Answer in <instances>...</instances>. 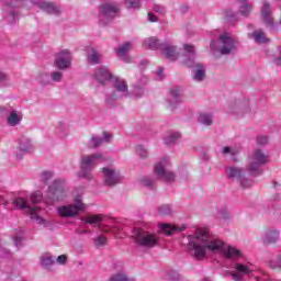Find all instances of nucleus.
I'll return each mask as SVG.
<instances>
[{
	"label": "nucleus",
	"instance_id": "f257e3e1",
	"mask_svg": "<svg viewBox=\"0 0 281 281\" xmlns=\"http://www.w3.org/2000/svg\"><path fill=\"white\" fill-rule=\"evenodd\" d=\"M187 251L195 260H203L207 256V251L212 254H223L227 260H240L243 252L234 248L223 240L210 235L207 228H199L195 235L187 236Z\"/></svg>",
	"mask_w": 281,
	"mask_h": 281
},
{
	"label": "nucleus",
	"instance_id": "f03ea898",
	"mask_svg": "<svg viewBox=\"0 0 281 281\" xmlns=\"http://www.w3.org/2000/svg\"><path fill=\"white\" fill-rule=\"evenodd\" d=\"M30 201L31 203L23 198H18L14 201V205H16L19 210H27L32 221H36L38 225H44L45 218L38 215V211L41 210V206H38V203L43 201V192L35 191L31 195Z\"/></svg>",
	"mask_w": 281,
	"mask_h": 281
},
{
	"label": "nucleus",
	"instance_id": "7ed1b4c3",
	"mask_svg": "<svg viewBox=\"0 0 281 281\" xmlns=\"http://www.w3.org/2000/svg\"><path fill=\"white\" fill-rule=\"evenodd\" d=\"M134 243L143 249H153L159 245V236L155 233L145 231L144 228L133 229Z\"/></svg>",
	"mask_w": 281,
	"mask_h": 281
},
{
	"label": "nucleus",
	"instance_id": "20e7f679",
	"mask_svg": "<svg viewBox=\"0 0 281 281\" xmlns=\"http://www.w3.org/2000/svg\"><path fill=\"white\" fill-rule=\"evenodd\" d=\"M100 159H102V154L82 156L80 160V171L78 173L79 179L91 181L93 179V170H95V166H98Z\"/></svg>",
	"mask_w": 281,
	"mask_h": 281
},
{
	"label": "nucleus",
	"instance_id": "39448f33",
	"mask_svg": "<svg viewBox=\"0 0 281 281\" xmlns=\"http://www.w3.org/2000/svg\"><path fill=\"white\" fill-rule=\"evenodd\" d=\"M65 199H67V186L64 179H57L48 187L46 203L54 205L58 201H65Z\"/></svg>",
	"mask_w": 281,
	"mask_h": 281
},
{
	"label": "nucleus",
	"instance_id": "423d86ee",
	"mask_svg": "<svg viewBox=\"0 0 281 281\" xmlns=\"http://www.w3.org/2000/svg\"><path fill=\"white\" fill-rule=\"evenodd\" d=\"M87 210V205L82 203V195L75 196V203L63 205L57 207V213L63 216V218H74L80 214V212H85Z\"/></svg>",
	"mask_w": 281,
	"mask_h": 281
},
{
	"label": "nucleus",
	"instance_id": "0eeeda50",
	"mask_svg": "<svg viewBox=\"0 0 281 281\" xmlns=\"http://www.w3.org/2000/svg\"><path fill=\"white\" fill-rule=\"evenodd\" d=\"M170 168V159L162 158L159 162H157L154 167V172L158 177V179H162L166 183H175L177 176L175 172L169 170Z\"/></svg>",
	"mask_w": 281,
	"mask_h": 281
},
{
	"label": "nucleus",
	"instance_id": "6e6552de",
	"mask_svg": "<svg viewBox=\"0 0 281 281\" xmlns=\"http://www.w3.org/2000/svg\"><path fill=\"white\" fill-rule=\"evenodd\" d=\"M102 175L103 184L108 188H114V186L122 183V173H120V170L113 167H103Z\"/></svg>",
	"mask_w": 281,
	"mask_h": 281
},
{
	"label": "nucleus",
	"instance_id": "1a4fd4ad",
	"mask_svg": "<svg viewBox=\"0 0 281 281\" xmlns=\"http://www.w3.org/2000/svg\"><path fill=\"white\" fill-rule=\"evenodd\" d=\"M267 155L262 153L260 149H256L254 151L252 161L250 162L248 169L251 172V175H255V177H258L259 175H262V169H260L261 166H265L267 164Z\"/></svg>",
	"mask_w": 281,
	"mask_h": 281
},
{
	"label": "nucleus",
	"instance_id": "9d476101",
	"mask_svg": "<svg viewBox=\"0 0 281 281\" xmlns=\"http://www.w3.org/2000/svg\"><path fill=\"white\" fill-rule=\"evenodd\" d=\"M55 67L57 69H68V67H71V53L69 49H63L59 53L55 55Z\"/></svg>",
	"mask_w": 281,
	"mask_h": 281
},
{
	"label": "nucleus",
	"instance_id": "9b49d317",
	"mask_svg": "<svg viewBox=\"0 0 281 281\" xmlns=\"http://www.w3.org/2000/svg\"><path fill=\"white\" fill-rule=\"evenodd\" d=\"M236 48L234 38L229 36L228 33H225L220 36V53L225 54H232L234 49Z\"/></svg>",
	"mask_w": 281,
	"mask_h": 281
},
{
	"label": "nucleus",
	"instance_id": "f8f14e48",
	"mask_svg": "<svg viewBox=\"0 0 281 281\" xmlns=\"http://www.w3.org/2000/svg\"><path fill=\"white\" fill-rule=\"evenodd\" d=\"M34 5H36L40 10H44L47 14H60V7L56 5L54 2L47 1H33Z\"/></svg>",
	"mask_w": 281,
	"mask_h": 281
},
{
	"label": "nucleus",
	"instance_id": "ddd939ff",
	"mask_svg": "<svg viewBox=\"0 0 281 281\" xmlns=\"http://www.w3.org/2000/svg\"><path fill=\"white\" fill-rule=\"evenodd\" d=\"M187 225L180 226H175L172 224H166L161 223L159 224V229L165 234V236H172L173 234H179V232H183L187 229Z\"/></svg>",
	"mask_w": 281,
	"mask_h": 281
},
{
	"label": "nucleus",
	"instance_id": "4468645a",
	"mask_svg": "<svg viewBox=\"0 0 281 281\" xmlns=\"http://www.w3.org/2000/svg\"><path fill=\"white\" fill-rule=\"evenodd\" d=\"M263 243H267L268 245H273L280 240V231L276 228H268L266 229L263 236H262Z\"/></svg>",
	"mask_w": 281,
	"mask_h": 281
},
{
	"label": "nucleus",
	"instance_id": "2eb2a0df",
	"mask_svg": "<svg viewBox=\"0 0 281 281\" xmlns=\"http://www.w3.org/2000/svg\"><path fill=\"white\" fill-rule=\"evenodd\" d=\"M100 12L103 16H115L120 12V7L115 3H104L100 5Z\"/></svg>",
	"mask_w": 281,
	"mask_h": 281
},
{
	"label": "nucleus",
	"instance_id": "dca6fc26",
	"mask_svg": "<svg viewBox=\"0 0 281 281\" xmlns=\"http://www.w3.org/2000/svg\"><path fill=\"white\" fill-rule=\"evenodd\" d=\"M94 78L100 85H104L113 78V75H111L106 68H98L94 72Z\"/></svg>",
	"mask_w": 281,
	"mask_h": 281
},
{
	"label": "nucleus",
	"instance_id": "f3484780",
	"mask_svg": "<svg viewBox=\"0 0 281 281\" xmlns=\"http://www.w3.org/2000/svg\"><path fill=\"white\" fill-rule=\"evenodd\" d=\"M19 153L16 154L18 159H23V155L27 153H34V145L30 142H20L18 146Z\"/></svg>",
	"mask_w": 281,
	"mask_h": 281
},
{
	"label": "nucleus",
	"instance_id": "a211bd4d",
	"mask_svg": "<svg viewBox=\"0 0 281 281\" xmlns=\"http://www.w3.org/2000/svg\"><path fill=\"white\" fill-rule=\"evenodd\" d=\"M261 16L266 25H273V18H271V5H269L267 2H265L263 7L261 8Z\"/></svg>",
	"mask_w": 281,
	"mask_h": 281
},
{
	"label": "nucleus",
	"instance_id": "6ab92c4d",
	"mask_svg": "<svg viewBox=\"0 0 281 281\" xmlns=\"http://www.w3.org/2000/svg\"><path fill=\"white\" fill-rule=\"evenodd\" d=\"M80 221H82V223H88L89 225H98V223H104V215H88L81 217Z\"/></svg>",
	"mask_w": 281,
	"mask_h": 281
},
{
	"label": "nucleus",
	"instance_id": "aec40b11",
	"mask_svg": "<svg viewBox=\"0 0 281 281\" xmlns=\"http://www.w3.org/2000/svg\"><path fill=\"white\" fill-rule=\"evenodd\" d=\"M100 58L102 55L95 48H90L88 50V63L89 65H100Z\"/></svg>",
	"mask_w": 281,
	"mask_h": 281
},
{
	"label": "nucleus",
	"instance_id": "412c9836",
	"mask_svg": "<svg viewBox=\"0 0 281 281\" xmlns=\"http://www.w3.org/2000/svg\"><path fill=\"white\" fill-rule=\"evenodd\" d=\"M227 177L228 179H237V181H240L243 177V169L236 167H228Z\"/></svg>",
	"mask_w": 281,
	"mask_h": 281
},
{
	"label": "nucleus",
	"instance_id": "4be33fe9",
	"mask_svg": "<svg viewBox=\"0 0 281 281\" xmlns=\"http://www.w3.org/2000/svg\"><path fill=\"white\" fill-rule=\"evenodd\" d=\"M193 78L198 82H201V80H203V78H205V66L204 65H202V64L195 65V71H194Z\"/></svg>",
	"mask_w": 281,
	"mask_h": 281
},
{
	"label": "nucleus",
	"instance_id": "5701e85b",
	"mask_svg": "<svg viewBox=\"0 0 281 281\" xmlns=\"http://www.w3.org/2000/svg\"><path fill=\"white\" fill-rule=\"evenodd\" d=\"M164 56L169 58V60H177V48L175 46H166L162 49Z\"/></svg>",
	"mask_w": 281,
	"mask_h": 281
},
{
	"label": "nucleus",
	"instance_id": "b1692460",
	"mask_svg": "<svg viewBox=\"0 0 281 281\" xmlns=\"http://www.w3.org/2000/svg\"><path fill=\"white\" fill-rule=\"evenodd\" d=\"M114 89L121 93H128V83L123 79H116L114 82Z\"/></svg>",
	"mask_w": 281,
	"mask_h": 281
},
{
	"label": "nucleus",
	"instance_id": "393cba45",
	"mask_svg": "<svg viewBox=\"0 0 281 281\" xmlns=\"http://www.w3.org/2000/svg\"><path fill=\"white\" fill-rule=\"evenodd\" d=\"M128 52H131V42H125L116 49V54L120 58H126V53Z\"/></svg>",
	"mask_w": 281,
	"mask_h": 281
},
{
	"label": "nucleus",
	"instance_id": "a878e982",
	"mask_svg": "<svg viewBox=\"0 0 281 281\" xmlns=\"http://www.w3.org/2000/svg\"><path fill=\"white\" fill-rule=\"evenodd\" d=\"M41 260H42V267H44V269H49V267H52L56 262V259L50 255L42 256Z\"/></svg>",
	"mask_w": 281,
	"mask_h": 281
},
{
	"label": "nucleus",
	"instance_id": "bb28decb",
	"mask_svg": "<svg viewBox=\"0 0 281 281\" xmlns=\"http://www.w3.org/2000/svg\"><path fill=\"white\" fill-rule=\"evenodd\" d=\"M99 229H101V232H103L104 234H109V232H112L114 236H117V232H120V226L100 224Z\"/></svg>",
	"mask_w": 281,
	"mask_h": 281
},
{
	"label": "nucleus",
	"instance_id": "cd10ccee",
	"mask_svg": "<svg viewBox=\"0 0 281 281\" xmlns=\"http://www.w3.org/2000/svg\"><path fill=\"white\" fill-rule=\"evenodd\" d=\"M159 216H172V206L170 204H162L158 207Z\"/></svg>",
	"mask_w": 281,
	"mask_h": 281
},
{
	"label": "nucleus",
	"instance_id": "c85d7f7f",
	"mask_svg": "<svg viewBox=\"0 0 281 281\" xmlns=\"http://www.w3.org/2000/svg\"><path fill=\"white\" fill-rule=\"evenodd\" d=\"M252 38L256 41V43L262 44L267 43V36L265 35V31L258 30L252 33Z\"/></svg>",
	"mask_w": 281,
	"mask_h": 281
},
{
	"label": "nucleus",
	"instance_id": "c756f323",
	"mask_svg": "<svg viewBox=\"0 0 281 281\" xmlns=\"http://www.w3.org/2000/svg\"><path fill=\"white\" fill-rule=\"evenodd\" d=\"M110 281H134L126 272H117L110 278Z\"/></svg>",
	"mask_w": 281,
	"mask_h": 281
},
{
	"label": "nucleus",
	"instance_id": "7c9ffc66",
	"mask_svg": "<svg viewBox=\"0 0 281 281\" xmlns=\"http://www.w3.org/2000/svg\"><path fill=\"white\" fill-rule=\"evenodd\" d=\"M144 45L149 49H159V40L157 37H149L145 40Z\"/></svg>",
	"mask_w": 281,
	"mask_h": 281
},
{
	"label": "nucleus",
	"instance_id": "2f4dec72",
	"mask_svg": "<svg viewBox=\"0 0 281 281\" xmlns=\"http://www.w3.org/2000/svg\"><path fill=\"white\" fill-rule=\"evenodd\" d=\"M140 183L142 186H144V188L153 190V188L155 187V179L153 177L145 176L140 179Z\"/></svg>",
	"mask_w": 281,
	"mask_h": 281
},
{
	"label": "nucleus",
	"instance_id": "473e14b6",
	"mask_svg": "<svg viewBox=\"0 0 281 281\" xmlns=\"http://www.w3.org/2000/svg\"><path fill=\"white\" fill-rule=\"evenodd\" d=\"M217 218H223L224 221H229V218H232L227 207L223 206L222 209L217 210Z\"/></svg>",
	"mask_w": 281,
	"mask_h": 281
},
{
	"label": "nucleus",
	"instance_id": "72a5a7b5",
	"mask_svg": "<svg viewBox=\"0 0 281 281\" xmlns=\"http://www.w3.org/2000/svg\"><path fill=\"white\" fill-rule=\"evenodd\" d=\"M199 122L205 126H212V116L210 114H200Z\"/></svg>",
	"mask_w": 281,
	"mask_h": 281
},
{
	"label": "nucleus",
	"instance_id": "f704fd0d",
	"mask_svg": "<svg viewBox=\"0 0 281 281\" xmlns=\"http://www.w3.org/2000/svg\"><path fill=\"white\" fill-rule=\"evenodd\" d=\"M125 5L127 9L133 10H139V8H142V3L137 0H125Z\"/></svg>",
	"mask_w": 281,
	"mask_h": 281
},
{
	"label": "nucleus",
	"instance_id": "c9c22d12",
	"mask_svg": "<svg viewBox=\"0 0 281 281\" xmlns=\"http://www.w3.org/2000/svg\"><path fill=\"white\" fill-rule=\"evenodd\" d=\"M19 122V114H16V112H12L8 117V124H10V126H16Z\"/></svg>",
	"mask_w": 281,
	"mask_h": 281
},
{
	"label": "nucleus",
	"instance_id": "e433bc0d",
	"mask_svg": "<svg viewBox=\"0 0 281 281\" xmlns=\"http://www.w3.org/2000/svg\"><path fill=\"white\" fill-rule=\"evenodd\" d=\"M54 178V172L52 171H43L41 175L42 183H48Z\"/></svg>",
	"mask_w": 281,
	"mask_h": 281
},
{
	"label": "nucleus",
	"instance_id": "4c0bfd02",
	"mask_svg": "<svg viewBox=\"0 0 281 281\" xmlns=\"http://www.w3.org/2000/svg\"><path fill=\"white\" fill-rule=\"evenodd\" d=\"M136 153L143 159H146V157H148V150L146 149V147H144V145H137Z\"/></svg>",
	"mask_w": 281,
	"mask_h": 281
},
{
	"label": "nucleus",
	"instance_id": "58836bf2",
	"mask_svg": "<svg viewBox=\"0 0 281 281\" xmlns=\"http://www.w3.org/2000/svg\"><path fill=\"white\" fill-rule=\"evenodd\" d=\"M108 240H106V237L100 235L99 237H97L94 239V245L97 247H104V245H106Z\"/></svg>",
	"mask_w": 281,
	"mask_h": 281
},
{
	"label": "nucleus",
	"instance_id": "ea45409f",
	"mask_svg": "<svg viewBox=\"0 0 281 281\" xmlns=\"http://www.w3.org/2000/svg\"><path fill=\"white\" fill-rule=\"evenodd\" d=\"M251 10L252 9L249 4H244L240 8L239 12H240L241 16H249V14H251Z\"/></svg>",
	"mask_w": 281,
	"mask_h": 281
},
{
	"label": "nucleus",
	"instance_id": "a19ab883",
	"mask_svg": "<svg viewBox=\"0 0 281 281\" xmlns=\"http://www.w3.org/2000/svg\"><path fill=\"white\" fill-rule=\"evenodd\" d=\"M239 184L241 186V188H251V186L254 184V181L245 178V176H243L239 180Z\"/></svg>",
	"mask_w": 281,
	"mask_h": 281
},
{
	"label": "nucleus",
	"instance_id": "79ce46f5",
	"mask_svg": "<svg viewBox=\"0 0 281 281\" xmlns=\"http://www.w3.org/2000/svg\"><path fill=\"white\" fill-rule=\"evenodd\" d=\"M50 78L53 82H60V80H63V72L54 71L50 74Z\"/></svg>",
	"mask_w": 281,
	"mask_h": 281
},
{
	"label": "nucleus",
	"instance_id": "37998d69",
	"mask_svg": "<svg viewBox=\"0 0 281 281\" xmlns=\"http://www.w3.org/2000/svg\"><path fill=\"white\" fill-rule=\"evenodd\" d=\"M269 267H271V269H281V256H279L277 260H271Z\"/></svg>",
	"mask_w": 281,
	"mask_h": 281
},
{
	"label": "nucleus",
	"instance_id": "c03bdc74",
	"mask_svg": "<svg viewBox=\"0 0 281 281\" xmlns=\"http://www.w3.org/2000/svg\"><path fill=\"white\" fill-rule=\"evenodd\" d=\"M167 276L169 280H172V281L179 280V272L177 270H170Z\"/></svg>",
	"mask_w": 281,
	"mask_h": 281
},
{
	"label": "nucleus",
	"instance_id": "a18cd8bd",
	"mask_svg": "<svg viewBox=\"0 0 281 281\" xmlns=\"http://www.w3.org/2000/svg\"><path fill=\"white\" fill-rule=\"evenodd\" d=\"M179 139H181V133L179 132H175L169 135V142H177Z\"/></svg>",
	"mask_w": 281,
	"mask_h": 281
},
{
	"label": "nucleus",
	"instance_id": "49530a36",
	"mask_svg": "<svg viewBox=\"0 0 281 281\" xmlns=\"http://www.w3.org/2000/svg\"><path fill=\"white\" fill-rule=\"evenodd\" d=\"M102 135H103L104 142H111V139H113V134L111 132L103 131Z\"/></svg>",
	"mask_w": 281,
	"mask_h": 281
},
{
	"label": "nucleus",
	"instance_id": "de8ad7c7",
	"mask_svg": "<svg viewBox=\"0 0 281 281\" xmlns=\"http://www.w3.org/2000/svg\"><path fill=\"white\" fill-rule=\"evenodd\" d=\"M58 265H65L67 262V255H60L57 257Z\"/></svg>",
	"mask_w": 281,
	"mask_h": 281
},
{
	"label": "nucleus",
	"instance_id": "09e8293b",
	"mask_svg": "<svg viewBox=\"0 0 281 281\" xmlns=\"http://www.w3.org/2000/svg\"><path fill=\"white\" fill-rule=\"evenodd\" d=\"M13 243H14V245L19 248V247H22V244L21 243H23V237H14L13 238Z\"/></svg>",
	"mask_w": 281,
	"mask_h": 281
},
{
	"label": "nucleus",
	"instance_id": "8fccbe9b",
	"mask_svg": "<svg viewBox=\"0 0 281 281\" xmlns=\"http://www.w3.org/2000/svg\"><path fill=\"white\" fill-rule=\"evenodd\" d=\"M183 48H184V52H187V54H192L194 52V47L192 45L186 44Z\"/></svg>",
	"mask_w": 281,
	"mask_h": 281
},
{
	"label": "nucleus",
	"instance_id": "3c124183",
	"mask_svg": "<svg viewBox=\"0 0 281 281\" xmlns=\"http://www.w3.org/2000/svg\"><path fill=\"white\" fill-rule=\"evenodd\" d=\"M148 16V21H150V23H157V15L153 14L151 12H149L147 14Z\"/></svg>",
	"mask_w": 281,
	"mask_h": 281
},
{
	"label": "nucleus",
	"instance_id": "603ef678",
	"mask_svg": "<svg viewBox=\"0 0 281 281\" xmlns=\"http://www.w3.org/2000/svg\"><path fill=\"white\" fill-rule=\"evenodd\" d=\"M257 142H269V136H259Z\"/></svg>",
	"mask_w": 281,
	"mask_h": 281
},
{
	"label": "nucleus",
	"instance_id": "864d4df0",
	"mask_svg": "<svg viewBox=\"0 0 281 281\" xmlns=\"http://www.w3.org/2000/svg\"><path fill=\"white\" fill-rule=\"evenodd\" d=\"M223 153H224V155H229V153H232V148L231 147H224Z\"/></svg>",
	"mask_w": 281,
	"mask_h": 281
},
{
	"label": "nucleus",
	"instance_id": "5fc2aeb1",
	"mask_svg": "<svg viewBox=\"0 0 281 281\" xmlns=\"http://www.w3.org/2000/svg\"><path fill=\"white\" fill-rule=\"evenodd\" d=\"M171 94L173 95V98H179V90L178 89L172 90Z\"/></svg>",
	"mask_w": 281,
	"mask_h": 281
},
{
	"label": "nucleus",
	"instance_id": "6e6d98bb",
	"mask_svg": "<svg viewBox=\"0 0 281 281\" xmlns=\"http://www.w3.org/2000/svg\"><path fill=\"white\" fill-rule=\"evenodd\" d=\"M154 10H155L156 12H164V8H160V7H158V5L154 7Z\"/></svg>",
	"mask_w": 281,
	"mask_h": 281
},
{
	"label": "nucleus",
	"instance_id": "4d7b16f0",
	"mask_svg": "<svg viewBox=\"0 0 281 281\" xmlns=\"http://www.w3.org/2000/svg\"><path fill=\"white\" fill-rule=\"evenodd\" d=\"M226 16L232 18L234 16V12L232 10L226 11Z\"/></svg>",
	"mask_w": 281,
	"mask_h": 281
},
{
	"label": "nucleus",
	"instance_id": "13d9d810",
	"mask_svg": "<svg viewBox=\"0 0 281 281\" xmlns=\"http://www.w3.org/2000/svg\"><path fill=\"white\" fill-rule=\"evenodd\" d=\"M7 76L3 72H0V82H3L5 80Z\"/></svg>",
	"mask_w": 281,
	"mask_h": 281
},
{
	"label": "nucleus",
	"instance_id": "bf43d9fd",
	"mask_svg": "<svg viewBox=\"0 0 281 281\" xmlns=\"http://www.w3.org/2000/svg\"><path fill=\"white\" fill-rule=\"evenodd\" d=\"M100 144V142L92 143V148H99Z\"/></svg>",
	"mask_w": 281,
	"mask_h": 281
},
{
	"label": "nucleus",
	"instance_id": "052dcab7",
	"mask_svg": "<svg viewBox=\"0 0 281 281\" xmlns=\"http://www.w3.org/2000/svg\"><path fill=\"white\" fill-rule=\"evenodd\" d=\"M79 234H91V231H79Z\"/></svg>",
	"mask_w": 281,
	"mask_h": 281
},
{
	"label": "nucleus",
	"instance_id": "680f3d73",
	"mask_svg": "<svg viewBox=\"0 0 281 281\" xmlns=\"http://www.w3.org/2000/svg\"><path fill=\"white\" fill-rule=\"evenodd\" d=\"M276 64H277V65H281V57H279V58L276 59Z\"/></svg>",
	"mask_w": 281,
	"mask_h": 281
},
{
	"label": "nucleus",
	"instance_id": "e2e57ef3",
	"mask_svg": "<svg viewBox=\"0 0 281 281\" xmlns=\"http://www.w3.org/2000/svg\"><path fill=\"white\" fill-rule=\"evenodd\" d=\"M92 142H100V138H98L97 136L92 137Z\"/></svg>",
	"mask_w": 281,
	"mask_h": 281
},
{
	"label": "nucleus",
	"instance_id": "0e129e2a",
	"mask_svg": "<svg viewBox=\"0 0 281 281\" xmlns=\"http://www.w3.org/2000/svg\"><path fill=\"white\" fill-rule=\"evenodd\" d=\"M11 8H16V7H19V5H22L23 7V4H9Z\"/></svg>",
	"mask_w": 281,
	"mask_h": 281
},
{
	"label": "nucleus",
	"instance_id": "69168bd1",
	"mask_svg": "<svg viewBox=\"0 0 281 281\" xmlns=\"http://www.w3.org/2000/svg\"><path fill=\"white\" fill-rule=\"evenodd\" d=\"M164 74V69L158 70V76H161Z\"/></svg>",
	"mask_w": 281,
	"mask_h": 281
},
{
	"label": "nucleus",
	"instance_id": "338daca9",
	"mask_svg": "<svg viewBox=\"0 0 281 281\" xmlns=\"http://www.w3.org/2000/svg\"><path fill=\"white\" fill-rule=\"evenodd\" d=\"M211 48L214 49V42H211Z\"/></svg>",
	"mask_w": 281,
	"mask_h": 281
},
{
	"label": "nucleus",
	"instance_id": "774afa93",
	"mask_svg": "<svg viewBox=\"0 0 281 281\" xmlns=\"http://www.w3.org/2000/svg\"><path fill=\"white\" fill-rule=\"evenodd\" d=\"M202 281H211L210 279H203Z\"/></svg>",
	"mask_w": 281,
	"mask_h": 281
}]
</instances>
